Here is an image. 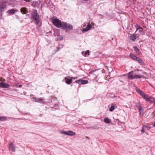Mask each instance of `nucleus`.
Instances as JSON below:
<instances>
[{
	"label": "nucleus",
	"mask_w": 155,
	"mask_h": 155,
	"mask_svg": "<svg viewBox=\"0 0 155 155\" xmlns=\"http://www.w3.org/2000/svg\"><path fill=\"white\" fill-rule=\"evenodd\" d=\"M114 109V106H111L110 107L109 109V110L110 111H113Z\"/></svg>",
	"instance_id": "obj_25"
},
{
	"label": "nucleus",
	"mask_w": 155,
	"mask_h": 155,
	"mask_svg": "<svg viewBox=\"0 0 155 155\" xmlns=\"http://www.w3.org/2000/svg\"><path fill=\"white\" fill-rule=\"evenodd\" d=\"M31 16L32 18L34 20L36 25H38L40 21V18L39 15L36 10H33L31 14Z\"/></svg>",
	"instance_id": "obj_1"
},
{
	"label": "nucleus",
	"mask_w": 155,
	"mask_h": 155,
	"mask_svg": "<svg viewBox=\"0 0 155 155\" xmlns=\"http://www.w3.org/2000/svg\"><path fill=\"white\" fill-rule=\"evenodd\" d=\"M96 70H94V71H91L90 73L89 74H92L93 72H94Z\"/></svg>",
	"instance_id": "obj_36"
},
{
	"label": "nucleus",
	"mask_w": 155,
	"mask_h": 155,
	"mask_svg": "<svg viewBox=\"0 0 155 155\" xmlns=\"http://www.w3.org/2000/svg\"><path fill=\"white\" fill-rule=\"evenodd\" d=\"M59 50V48H57V51H58Z\"/></svg>",
	"instance_id": "obj_38"
},
{
	"label": "nucleus",
	"mask_w": 155,
	"mask_h": 155,
	"mask_svg": "<svg viewBox=\"0 0 155 155\" xmlns=\"http://www.w3.org/2000/svg\"><path fill=\"white\" fill-rule=\"evenodd\" d=\"M136 107L139 110V111L140 112V114H141L140 111L142 110V108L141 106H140V104L137 103H136L135 105Z\"/></svg>",
	"instance_id": "obj_9"
},
{
	"label": "nucleus",
	"mask_w": 155,
	"mask_h": 155,
	"mask_svg": "<svg viewBox=\"0 0 155 155\" xmlns=\"http://www.w3.org/2000/svg\"><path fill=\"white\" fill-rule=\"evenodd\" d=\"M143 127V128H142V129L141 130V132L143 133L144 132H145V131L143 129V127Z\"/></svg>",
	"instance_id": "obj_31"
},
{
	"label": "nucleus",
	"mask_w": 155,
	"mask_h": 155,
	"mask_svg": "<svg viewBox=\"0 0 155 155\" xmlns=\"http://www.w3.org/2000/svg\"><path fill=\"white\" fill-rule=\"evenodd\" d=\"M1 86L3 88H7L9 87V85L8 84L1 82L0 83Z\"/></svg>",
	"instance_id": "obj_8"
},
{
	"label": "nucleus",
	"mask_w": 155,
	"mask_h": 155,
	"mask_svg": "<svg viewBox=\"0 0 155 155\" xmlns=\"http://www.w3.org/2000/svg\"><path fill=\"white\" fill-rule=\"evenodd\" d=\"M61 28L63 29H65L66 30H72L73 29V26L70 24L63 22Z\"/></svg>",
	"instance_id": "obj_3"
},
{
	"label": "nucleus",
	"mask_w": 155,
	"mask_h": 155,
	"mask_svg": "<svg viewBox=\"0 0 155 155\" xmlns=\"http://www.w3.org/2000/svg\"><path fill=\"white\" fill-rule=\"evenodd\" d=\"M143 98L145 99L147 101H152V100H151V99H152V98H148L147 95H146Z\"/></svg>",
	"instance_id": "obj_18"
},
{
	"label": "nucleus",
	"mask_w": 155,
	"mask_h": 155,
	"mask_svg": "<svg viewBox=\"0 0 155 155\" xmlns=\"http://www.w3.org/2000/svg\"><path fill=\"white\" fill-rule=\"evenodd\" d=\"M61 134H66V135H68V131H67V132L65 131H61Z\"/></svg>",
	"instance_id": "obj_26"
},
{
	"label": "nucleus",
	"mask_w": 155,
	"mask_h": 155,
	"mask_svg": "<svg viewBox=\"0 0 155 155\" xmlns=\"http://www.w3.org/2000/svg\"><path fill=\"white\" fill-rule=\"evenodd\" d=\"M2 12H1V11H0V19L2 18Z\"/></svg>",
	"instance_id": "obj_32"
},
{
	"label": "nucleus",
	"mask_w": 155,
	"mask_h": 155,
	"mask_svg": "<svg viewBox=\"0 0 155 155\" xmlns=\"http://www.w3.org/2000/svg\"><path fill=\"white\" fill-rule=\"evenodd\" d=\"M89 54H90V52H89V51L87 50V51L86 52H85V53H84L85 55H84V56H85L87 54L88 55H89Z\"/></svg>",
	"instance_id": "obj_28"
},
{
	"label": "nucleus",
	"mask_w": 155,
	"mask_h": 155,
	"mask_svg": "<svg viewBox=\"0 0 155 155\" xmlns=\"http://www.w3.org/2000/svg\"><path fill=\"white\" fill-rule=\"evenodd\" d=\"M136 60L137 61H138L139 63L140 64H144V63L143 61L139 58H137V59H136Z\"/></svg>",
	"instance_id": "obj_15"
},
{
	"label": "nucleus",
	"mask_w": 155,
	"mask_h": 155,
	"mask_svg": "<svg viewBox=\"0 0 155 155\" xmlns=\"http://www.w3.org/2000/svg\"><path fill=\"white\" fill-rule=\"evenodd\" d=\"M8 12L9 14H14L15 12V10L14 9H12L10 10H9Z\"/></svg>",
	"instance_id": "obj_21"
},
{
	"label": "nucleus",
	"mask_w": 155,
	"mask_h": 155,
	"mask_svg": "<svg viewBox=\"0 0 155 155\" xmlns=\"http://www.w3.org/2000/svg\"><path fill=\"white\" fill-rule=\"evenodd\" d=\"M6 8V5L4 2L0 3V11L3 12Z\"/></svg>",
	"instance_id": "obj_4"
},
{
	"label": "nucleus",
	"mask_w": 155,
	"mask_h": 155,
	"mask_svg": "<svg viewBox=\"0 0 155 155\" xmlns=\"http://www.w3.org/2000/svg\"><path fill=\"white\" fill-rule=\"evenodd\" d=\"M143 76L142 75L135 74L134 76V79H139L143 77Z\"/></svg>",
	"instance_id": "obj_10"
},
{
	"label": "nucleus",
	"mask_w": 155,
	"mask_h": 155,
	"mask_svg": "<svg viewBox=\"0 0 155 155\" xmlns=\"http://www.w3.org/2000/svg\"><path fill=\"white\" fill-rule=\"evenodd\" d=\"M72 77H71V78L69 79H68L67 77L65 78V80H67L66 81V83L68 84H70L72 81Z\"/></svg>",
	"instance_id": "obj_11"
},
{
	"label": "nucleus",
	"mask_w": 155,
	"mask_h": 155,
	"mask_svg": "<svg viewBox=\"0 0 155 155\" xmlns=\"http://www.w3.org/2000/svg\"><path fill=\"white\" fill-rule=\"evenodd\" d=\"M24 0L27 2H30V1L29 0Z\"/></svg>",
	"instance_id": "obj_37"
},
{
	"label": "nucleus",
	"mask_w": 155,
	"mask_h": 155,
	"mask_svg": "<svg viewBox=\"0 0 155 155\" xmlns=\"http://www.w3.org/2000/svg\"><path fill=\"white\" fill-rule=\"evenodd\" d=\"M138 29H139V30L140 31H142V28L141 27H139Z\"/></svg>",
	"instance_id": "obj_35"
},
{
	"label": "nucleus",
	"mask_w": 155,
	"mask_h": 155,
	"mask_svg": "<svg viewBox=\"0 0 155 155\" xmlns=\"http://www.w3.org/2000/svg\"><path fill=\"white\" fill-rule=\"evenodd\" d=\"M52 23L57 27L58 28H61L62 23L58 19L54 18L52 20Z\"/></svg>",
	"instance_id": "obj_2"
},
{
	"label": "nucleus",
	"mask_w": 155,
	"mask_h": 155,
	"mask_svg": "<svg viewBox=\"0 0 155 155\" xmlns=\"http://www.w3.org/2000/svg\"><path fill=\"white\" fill-rule=\"evenodd\" d=\"M133 71H132L130 72L128 74L127 77L129 79H134V75L135 74L133 73Z\"/></svg>",
	"instance_id": "obj_6"
},
{
	"label": "nucleus",
	"mask_w": 155,
	"mask_h": 155,
	"mask_svg": "<svg viewBox=\"0 0 155 155\" xmlns=\"http://www.w3.org/2000/svg\"><path fill=\"white\" fill-rule=\"evenodd\" d=\"M146 95L145 94H144V93L143 94V95H141V96L143 97V98H144L145 97V96H146Z\"/></svg>",
	"instance_id": "obj_34"
},
{
	"label": "nucleus",
	"mask_w": 155,
	"mask_h": 155,
	"mask_svg": "<svg viewBox=\"0 0 155 155\" xmlns=\"http://www.w3.org/2000/svg\"><path fill=\"white\" fill-rule=\"evenodd\" d=\"M68 135L71 136H74L76 134L75 132L72 131H68Z\"/></svg>",
	"instance_id": "obj_14"
},
{
	"label": "nucleus",
	"mask_w": 155,
	"mask_h": 155,
	"mask_svg": "<svg viewBox=\"0 0 155 155\" xmlns=\"http://www.w3.org/2000/svg\"><path fill=\"white\" fill-rule=\"evenodd\" d=\"M77 83L82 84V80L80 79L76 81Z\"/></svg>",
	"instance_id": "obj_27"
},
{
	"label": "nucleus",
	"mask_w": 155,
	"mask_h": 155,
	"mask_svg": "<svg viewBox=\"0 0 155 155\" xmlns=\"http://www.w3.org/2000/svg\"><path fill=\"white\" fill-rule=\"evenodd\" d=\"M134 50L137 53L139 52V50L137 47L136 46H135L134 47Z\"/></svg>",
	"instance_id": "obj_22"
},
{
	"label": "nucleus",
	"mask_w": 155,
	"mask_h": 155,
	"mask_svg": "<svg viewBox=\"0 0 155 155\" xmlns=\"http://www.w3.org/2000/svg\"><path fill=\"white\" fill-rule=\"evenodd\" d=\"M5 119V118L3 117H0V121H3Z\"/></svg>",
	"instance_id": "obj_29"
},
{
	"label": "nucleus",
	"mask_w": 155,
	"mask_h": 155,
	"mask_svg": "<svg viewBox=\"0 0 155 155\" xmlns=\"http://www.w3.org/2000/svg\"><path fill=\"white\" fill-rule=\"evenodd\" d=\"M105 67L107 69V70H108V71H109V73H110V72H111L112 71H113V69L112 68H111V67H110V71L109 70V69L108 68V67L107 66H105Z\"/></svg>",
	"instance_id": "obj_24"
},
{
	"label": "nucleus",
	"mask_w": 155,
	"mask_h": 155,
	"mask_svg": "<svg viewBox=\"0 0 155 155\" xmlns=\"http://www.w3.org/2000/svg\"><path fill=\"white\" fill-rule=\"evenodd\" d=\"M130 57L134 60H136L137 58L136 56L132 53H130Z\"/></svg>",
	"instance_id": "obj_17"
},
{
	"label": "nucleus",
	"mask_w": 155,
	"mask_h": 155,
	"mask_svg": "<svg viewBox=\"0 0 155 155\" xmlns=\"http://www.w3.org/2000/svg\"><path fill=\"white\" fill-rule=\"evenodd\" d=\"M104 122L106 124H109L110 123V120L108 117L104 118Z\"/></svg>",
	"instance_id": "obj_12"
},
{
	"label": "nucleus",
	"mask_w": 155,
	"mask_h": 155,
	"mask_svg": "<svg viewBox=\"0 0 155 155\" xmlns=\"http://www.w3.org/2000/svg\"><path fill=\"white\" fill-rule=\"evenodd\" d=\"M21 12L24 14H26L27 12V11L26 8H22L21 9Z\"/></svg>",
	"instance_id": "obj_13"
},
{
	"label": "nucleus",
	"mask_w": 155,
	"mask_h": 155,
	"mask_svg": "<svg viewBox=\"0 0 155 155\" xmlns=\"http://www.w3.org/2000/svg\"><path fill=\"white\" fill-rule=\"evenodd\" d=\"M136 91L141 96V95H143V93L142 91L141 90H140V89H139L138 88H137L136 89Z\"/></svg>",
	"instance_id": "obj_20"
},
{
	"label": "nucleus",
	"mask_w": 155,
	"mask_h": 155,
	"mask_svg": "<svg viewBox=\"0 0 155 155\" xmlns=\"http://www.w3.org/2000/svg\"><path fill=\"white\" fill-rule=\"evenodd\" d=\"M92 27V26L90 23H89L88 24L86 28L83 29V30L84 31H87L90 30L91 28Z\"/></svg>",
	"instance_id": "obj_7"
},
{
	"label": "nucleus",
	"mask_w": 155,
	"mask_h": 155,
	"mask_svg": "<svg viewBox=\"0 0 155 155\" xmlns=\"http://www.w3.org/2000/svg\"><path fill=\"white\" fill-rule=\"evenodd\" d=\"M4 79L3 81H5V79Z\"/></svg>",
	"instance_id": "obj_40"
},
{
	"label": "nucleus",
	"mask_w": 155,
	"mask_h": 155,
	"mask_svg": "<svg viewBox=\"0 0 155 155\" xmlns=\"http://www.w3.org/2000/svg\"><path fill=\"white\" fill-rule=\"evenodd\" d=\"M84 52H82V54H84Z\"/></svg>",
	"instance_id": "obj_39"
},
{
	"label": "nucleus",
	"mask_w": 155,
	"mask_h": 155,
	"mask_svg": "<svg viewBox=\"0 0 155 155\" xmlns=\"http://www.w3.org/2000/svg\"><path fill=\"white\" fill-rule=\"evenodd\" d=\"M82 84H87L88 81L87 80H82Z\"/></svg>",
	"instance_id": "obj_23"
},
{
	"label": "nucleus",
	"mask_w": 155,
	"mask_h": 155,
	"mask_svg": "<svg viewBox=\"0 0 155 155\" xmlns=\"http://www.w3.org/2000/svg\"><path fill=\"white\" fill-rule=\"evenodd\" d=\"M136 35H133L130 36L131 40L133 41H135L136 38Z\"/></svg>",
	"instance_id": "obj_19"
},
{
	"label": "nucleus",
	"mask_w": 155,
	"mask_h": 155,
	"mask_svg": "<svg viewBox=\"0 0 155 155\" xmlns=\"http://www.w3.org/2000/svg\"><path fill=\"white\" fill-rule=\"evenodd\" d=\"M87 138H88V137H87Z\"/></svg>",
	"instance_id": "obj_41"
},
{
	"label": "nucleus",
	"mask_w": 155,
	"mask_h": 155,
	"mask_svg": "<svg viewBox=\"0 0 155 155\" xmlns=\"http://www.w3.org/2000/svg\"><path fill=\"white\" fill-rule=\"evenodd\" d=\"M34 99L35 101L37 102H41L43 100V99H42L41 98H36L35 97L34 98Z\"/></svg>",
	"instance_id": "obj_16"
},
{
	"label": "nucleus",
	"mask_w": 155,
	"mask_h": 155,
	"mask_svg": "<svg viewBox=\"0 0 155 155\" xmlns=\"http://www.w3.org/2000/svg\"><path fill=\"white\" fill-rule=\"evenodd\" d=\"M143 127L146 128L148 130H149L150 129V127L147 125L144 126Z\"/></svg>",
	"instance_id": "obj_30"
},
{
	"label": "nucleus",
	"mask_w": 155,
	"mask_h": 155,
	"mask_svg": "<svg viewBox=\"0 0 155 155\" xmlns=\"http://www.w3.org/2000/svg\"><path fill=\"white\" fill-rule=\"evenodd\" d=\"M9 148H10L13 152H15V147L12 142L9 143Z\"/></svg>",
	"instance_id": "obj_5"
},
{
	"label": "nucleus",
	"mask_w": 155,
	"mask_h": 155,
	"mask_svg": "<svg viewBox=\"0 0 155 155\" xmlns=\"http://www.w3.org/2000/svg\"><path fill=\"white\" fill-rule=\"evenodd\" d=\"M146 95L145 94H144V93L143 94V95H141V96L143 97V98H144L145 97V96H146Z\"/></svg>",
	"instance_id": "obj_33"
}]
</instances>
